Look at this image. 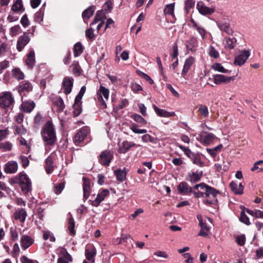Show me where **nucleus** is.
<instances>
[{
  "label": "nucleus",
  "instance_id": "nucleus-58",
  "mask_svg": "<svg viewBox=\"0 0 263 263\" xmlns=\"http://www.w3.org/2000/svg\"><path fill=\"white\" fill-rule=\"evenodd\" d=\"M209 54L210 57H213L215 59H216L219 57L218 52L212 46H210L209 47Z\"/></svg>",
  "mask_w": 263,
  "mask_h": 263
},
{
  "label": "nucleus",
  "instance_id": "nucleus-18",
  "mask_svg": "<svg viewBox=\"0 0 263 263\" xmlns=\"http://www.w3.org/2000/svg\"><path fill=\"white\" fill-rule=\"evenodd\" d=\"M233 77H227L222 74H216L213 76V80L214 84L219 85L221 83H229L234 80Z\"/></svg>",
  "mask_w": 263,
  "mask_h": 263
},
{
  "label": "nucleus",
  "instance_id": "nucleus-52",
  "mask_svg": "<svg viewBox=\"0 0 263 263\" xmlns=\"http://www.w3.org/2000/svg\"><path fill=\"white\" fill-rule=\"evenodd\" d=\"M0 148L4 152L10 151L12 148V144L8 141L4 142L0 144Z\"/></svg>",
  "mask_w": 263,
  "mask_h": 263
},
{
  "label": "nucleus",
  "instance_id": "nucleus-31",
  "mask_svg": "<svg viewBox=\"0 0 263 263\" xmlns=\"http://www.w3.org/2000/svg\"><path fill=\"white\" fill-rule=\"evenodd\" d=\"M11 10L16 13H22L25 9L23 7L22 0H16L11 7Z\"/></svg>",
  "mask_w": 263,
  "mask_h": 263
},
{
  "label": "nucleus",
  "instance_id": "nucleus-61",
  "mask_svg": "<svg viewBox=\"0 0 263 263\" xmlns=\"http://www.w3.org/2000/svg\"><path fill=\"white\" fill-rule=\"evenodd\" d=\"M180 149L184 152V154L189 157H192L193 156V153L187 147H185L184 146L178 144L177 145Z\"/></svg>",
  "mask_w": 263,
  "mask_h": 263
},
{
  "label": "nucleus",
  "instance_id": "nucleus-42",
  "mask_svg": "<svg viewBox=\"0 0 263 263\" xmlns=\"http://www.w3.org/2000/svg\"><path fill=\"white\" fill-rule=\"evenodd\" d=\"M222 147V144H219L213 148H207L206 151L212 157L214 158L217 155V154L221 151Z\"/></svg>",
  "mask_w": 263,
  "mask_h": 263
},
{
  "label": "nucleus",
  "instance_id": "nucleus-3",
  "mask_svg": "<svg viewBox=\"0 0 263 263\" xmlns=\"http://www.w3.org/2000/svg\"><path fill=\"white\" fill-rule=\"evenodd\" d=\"M109 89L101 85L97 91L95 99L98 105L103 109L107 107L106 102L109 99Z\"/></svg>",
  "mask_w": 263,
  "mask_h": 263
},
{
  "label": "nucleus",
  "instance_id": "nucleus-53",
  "mask_svg": "<svg viewBox=\"0 0 263 263\" xmlns=\"http://www.w3.org/2000/svg\"><path fill=\"white\" fill-rule=\"evenodd\" d=\"M130 129L135 134H145L147 130L144 129H139L136 124H133L130 127Z\"/></svg>",
  "mask_w": 263,
  "mask_h": 263
},
{
  "label": "nucleus",
  "instance_id": "nucleus-21",
  "mask_svg": "<svg viewBox=\"0 0 263 263\" xmlns=\"http://www.w3.org/2000/svg\"><path fill=\"white\" fill-rule=\"evenodd\" d=\"M34 242V240L30 236L24 235L21 238L20 244L23 250H26Z\"/></svg>",
  "mask_w": 263,
  "mask_h": 263
},
{
  "label": "nucleus",
  "instance_id": "nucleus-10",
  "mask_svg": "<svg viewBox=\"0 0 263 263\" xmlns=\"http://www.w3.org/2000/svg\"><path fill=\"white\" fill-rule=\"evenodd\" d=\"M196 8L199 12L203 15L211 14L215 12V8L214 7H208L201 1L197 3Z\"/></svg>",
  "mask_w": 263,
  "mask_h": 263
},
{
  "label": "nucleus",
  "instance_id": "nucleus-48",
  "mask_svg": "<svg viewBox=\"0 0 263 263\" xmlns=\"http://www.w3.org/2000/svg\"><path fill=\"white\" fill-rule=\"evenodd\" d=\"M44 9H40L34 14V20L36 22L40 23L43 21Z\"/></svg>",
  "mask_w": 263,
  "mask_h": 263
},
{
  "label": "nucleus",
  "instance_id": "nucleus-56",
  "mask_svg": "<svg viewBox=\"0 0 263 263\" xmlns=\"http://www.w3.org/2000/svg\"><path fill=\"white\" fill-rule=\"evenodd\" d=\"M43 239L45 240L49 239L50 241L54 242L55 240V237L53 235L48 231H45L43 233Z\"/></svg>",
  "mask_w": 263,
  "mask_h": 263
},
{
  "label": "nucleus",
  "instance_id": "nucleus-39",
  "mask_svg": "<svg viewBox=\"0 0 263 263\" xmlns=\"http://www.w3.org/2000/svg\"><path fill=\"white\" fill-rule=\"evenodd\" d=\"M81 104L82 101L77 102L76 100H74V103L73 105V115L74 117H78L81 114L82 110Z\"/></svg>",
  "mask_w": 263,
  "mask_h": 263
},
{
  "label": "nucleus",
  "instance_id": "nucleus-30",
  "mask_svg": "<svg viewBox=\"0 0 263 263\" xmlns=\"http://www.w3.org/2000/svg\"><path fill=\"white\" fill-rule=\"evenodd\" d=\"M83 196L84 200H86L90 194V182L88 179L83 178Z\"/></svg>",
  "mask_w": 263,
  "mask_h": 263
},
{
  "label": "nucleus",
  "instance_id": "nucleus-12",
  "mask_svg": "<svg viewBox=\"0 0 263 263\" xmlns=\"http://www.w3.org/2000/svg\"><path fill=\"white\" fill-rule=\"evenodd\" d=\"M250 53L248 50H244L235 58L234 64L238 66H241L245 64L249 58Z\"/></svg>",
  "mask_w": 263,
  "mask_h": 263
},
{
  "label": "nucleus",
  "instance_id": "nucleus-35",
  "mask_svg": "<svg viewBox=\"0 0 263 263\" xmlns=\"http://www.w3.org/2000/svg\"><path fill=\"white\" fill-rule=\"evenodd\" d=\"M45 170L47 174H51L53 171V158L49 156L45 160Z\"/></svg>",
  "mask_w": 263,
  "mask_h": 263
},
{
  "label": "nucleus",
  "instance_id": "nucleus-29",
  "mask_svg": "<svg viewBox=\"0 0 263 263\" xmlns=\"http://www.w3.org/2000/svg\"><path fill=\"white\" fill-rule=\"evenodd\" d=\"M97 253L95 248L92 247L91 248H87L85 250V256L86 259L92 263L95 262V256Z\"/></svg>",
  "mask_w": 263,
  "mask_h": 263
},
{
  "label": "nucleus",
  "instance_id": "nucleus-34",
  "mask_svg": "<svg viewBox=\"0 0 263 263\" xmlns=\"http://www.w3.org/2000/svg\"><path fill=\"white\" fill-rule=\"evenodd\" d=\"M194 61L195 59L192 57H190L185 60L182 71V74L183 76H185L187 73Z\"/></svg>",
  "mask_w": 263,
  "mask_h": 263
},
{
  "label": "nucleus",
  "instance_id": "nucleus-46",
  "mask_svg": "<svg viewBox=\"0 0 263 263\" xmlns=\"http://www.w3.org/2000/svg\"><path fill=\"white\" fill-rule=\"evenodd\" d=\"M83 51V47L81 43H77L73 46V54L75 57L79 56Z\"/></svg>",
  "mask_w": 263,
  "mask_h": 263
},
{
  "label": "nucleus",
  "instance_id": "nucleus-24",
  "mask_svg": "<svg viewBox=\"0 0 263 263\" xmlns=\"http://www.w3.org/2000/svg\"><path fill=\"white\" fill-rule=\"evenodd\" d=\"M52 104L57 110L61 111L65 108L63 100L59 97H55L52 100Z\"/></svg>",
  "mask_w": 263,
  "mask_h": 263
},
{
  "label": "nucleus",
  "instance_id": "nucleus-50",
  "mask_svg": "<svg viewBox=\"0 0 263 263\" xmlns=\"http://www.w3.org/2000/svg\"><path fill=\"white\" fill-rule=\"evenodd\" d=\"M12 73L14 77L17 80H23L24 78V74L19 68H14L12 70Z\"/></svg>",
  "mask_w": 263,
  "mask_h": 263
},
{
  "label": "nucleus",
  "instance_id": "nucleus-22",
  "mask_svg": "<svg viewBox=\"0 0 263 263\" xmlns=\"http://www.w3.org/2000/svg\"><path fill=\"white\" fill-rule=\"evenodd\" d=\"M119 153L125 154L131 147L136 145L134 142H128L127 141H124L121 143H119Z\"/></svg>",
  "mask_w": 263,
  "mask_h": 263
},
{
  "label": "nucleus",
  "instance_id": "nucleus-17",
  "mask_svg": "<svg viewBox=\"0 0 263 263\" xmlns=\"http://www.w3.org/2000/svg\"><path fill=\"white\" fill-rule=\"evenodd\" d=\"M60 253L61 256L58 258L57 263H69L72 261L73 258L72 256L65 249H62Z\"/></svg>",
  "mask_w": 263,
  "mask_h": 263
},
{
  "label": "nucleus",
  "instance_id": "nucleus-15",
  "mask_svg": "<svg viewBox=\"0 0 263 263\" xmlns=\"http://www.w3.org/2000/svg\"><path fill=\"white\" fill-rule=\"evenodd\" d=\"M18 170V164L15 161H9L4 165V171L6 174H14Z\"/></svg>",
  "mask_w": 263,
  "mask_h": 263
},
{
  "label": "nucleus",
  "instance_id": "nucleus-2",
  "mask_svg": "<svg viewBox=\"0 0 263 263\" xmlns=\"http://www.w3.org/2000/svg\"><path fill=\"white\" fill-rule=\"evenodd\" d=\"M193 188L195 190H198L199 188L204 191L205 196L207 199L203 201V202L205 204H215L217 203V196L220 193L218 190H217L215 188L210 186L205 183H201L195 185Z\"/></svg>",
  "mask_w": 263,
  "mask_h": 263
},
{
  "label": "nucleus",
  "instance_id": "nucleus-6",
  "mask_svg": "<svg viewBox=\"0 0 263 263\" xmlns=\"http://www.w3.org/2000/svg\"><path fill=\"white\" fill-rule=\"evenodd\" d=\"M89 133V129L87 127H84L80 129L76 134L73 141L76 145H80L83 142Z\"/></svg>",
  "mask_w": 263,
  "mask_h": 263
},
{
  "label": "nucleus",
  "instance_id": "nucleus-33",
  "mask_svg": "<svg viewBox=\"0 0 263 263\" xmlns=\"http://www.w3.org/2000/svg\"><path fill=\"white\" fill-rule=\"evenodd\" d=\"M202 176V172H194L188 174L187 180L192 183H195L199 181Z\"/></svg>",
  "mask_w": 263,
  "mask_h": 263
},
{
  "label": "nucleus",
  "instance_id": "nucleus-26",
  "mask_svg": "<svg viewBox=\"0 0 263 263\" xmlns=\"http://www.w3.org/2000/svg\"><path fill=\"white\" fill-rule=\"evenodd\" d=\"M35 103L32 100L23 101L22 104V110L26 112H30L35 107Z\"/></svg>",
  "mask_w": 263,
  "mask_h": 263
},
{
  "label": "nucleus",
  "instance_id": "nucleus-13",
  "mask_svg": "<svg viewBox=\"0 0 263 263\" xmlns=\"http://www.w3.org/2000/svg\"><path fill=\"white\" fill-rule=\"evenodd\" d=\"M73 82V79L72 77H66L63 79L62 86L64 92L66 95L69 94L71 92Z\"/></svg>",
  "mask_w": 263,
  "mask_h": 263
},
{
  "label": "nucleus",
  "instance_id": "nucleus-5",
  "mask_svg": "<svg viewBox=\"0 0 263 263\" xmlns=\"http://www.w3.org/2000/svg\"><path fill=\"white\" fill-rule=\"evenodd\" d=\"M14 103V99L11 92L8 91L0 93V107L7 109L11 107Z\"/></svg>",
  "mask_w": 263,
  "mask_h": 263
},
{
  "label": "nucleus",
  "instance_id": "nucleus-62",
  "mask_svg": "<svg viewBox=\"0 0 263 263\" xmlns=\"http://www.w3.org/2000/svg\"><path fill=\"white\" fill-rule=\"evenodd\" d=\"M138 74L142 78L145 79L146 81L148 82L150 84H153L154 83V81L151 79V78L148 76L147 74L142 72V71H138Z\"/></svg>",
  "mask_w": 263,
  "mask_h": 263
},
{
  "label": "nucleus",
  "instance_id": "nucleus-8",
  "mask_svg": "<svg viewBox=\"0 0 263 263\" xmlns=\"http://www.w3.org/2000/svg\"><path fill=\"white\" fill-rule=\"evenodd\" d=\"M114 153L111 151L105 150L100 155V163L103 165H109L113 158Z\"/></svg>",
  "mask_w": 263,
  "mask_h": 263
},
{
  "label": "nucleus",
  "instance_id": "nucleus-1",
  "mask_svg": "<svg viewBox=\"0 0 263 263\" xmlns=\"http://www.w3.org/2000/svg\"><path fill=\"white\" fill-rule=\"evenodd\" d=\"M45 145H54L57 141L55 129L51 121H47L43 126L41 132Z\"/></svg>",
  "mask_w": 263,
  "mask_h": 263
},
{
  "label": "nucleus",
  "instance_id": "nucleus-47",
  "mask_svg": "<svg viewBox=\"0 0 263 263\" xmlns=\"http://www.w3.org/2000/svg\"><path fill=\"white\" fill-rule=\"evenodd\" d=\"M22 29L19 25H15L10 29L9 34L11 36H15L20 34Z\"/></svg>",
  "mask_w": 263,
  "mask_h": 263
},
{
  "label": "nucleus",
  "instance_id": "nucleus-11",
  "mask_svg": "<svg viewBox=\"0 0 263 263\" xmlns=\"http://www.w3.org/2000/svg\"><path fill=\"white\" fill-rule=\"evenodd\" d=\"M219 29L222 32L226 33L229 35H232L233 33V30L230 26V23L224 20H220L216 22Z\"/></svg>",
  "mask_w": 263,
  "mask_h": 263
},
{
  "label": "nucleus",
  "instance_id": "nucleus-37",
  "mask_svg": "<svg viewBox=\"0 0 263 263\" xmlns=\"http://www.w3.org/2000/svg\"><path fill=\"white\" fill-rule=\"evenodd\" d=\"M246 212L255 218L263 219V211L259 210H251L248 209L246 210Z\"/></svg>",
  "mask_w": 263,
  "mask_h": 263
},
{
  "label": "nucleus",
  "instance_id": "nucleus-60",
  "mask_svg": "<svg viewBox=\"0 0 263 263\" xmlns=\"http://www.w3.org/2000/svg\"><path fill=\"white\" fill-rule=\"evenodd\" d=\"M86 91V87L85 86H83L78 93V95L76 96L75 100H76V102H81L82 101L81 100L82 99V97L85 93Z\"/></svg>",
  "mask_w": 263,
  "mask_h": 263
},
{
  "label": "nucleus",
  "instance_id": "nucleus-64",
  "mask_svg": "<svg viewBox=\"0 0 263 263\" xmlns=\"http://www.w3.org/2000/svg\"><path fill=\"white\" fill-rule=\"evenodd\" d=\"M21 23L24 28L28 27L30 25V22L26 14L23 15L21 20Z\"/></svg>",
  "mask_w": 263,
  "mask_h": 263
},
{
  "label": "nucleus",
  "instance_id": "nucleus-14",
  "mask_svg": "<svg viewBox=\"0 0 263 263\" xmlns=\"http://www.w3.org/2000/svg\"><path fill=\"white\" fill-rule=\"evenodd\" d=\"M32 89V85L30 82L28 81H24L20 83L17 90L20 95H22L23 93L31 91Z\"/></svg>",
  "mask_w": 263,
  "mask_h": 263
},
{
  "label": "nucleus",
  "instance_id": "nucleus-57",
  "mask_svg": "<svg viewBox=\"0 0 263 263\" xmlns=\"http://www.w3.org/2000/svg\"><path fill=\"white\" fill-rule=\"evenodd\" d=\"M193 161V163L199 166H202L203 165V162L201 161L200 158L199 156L195 155L193 153V156L190 157Z\"/></svg>",
  "mask_w": 263,
  "mask_h": 263
},
{
  "label": "nucleus",
  "instance_id": "nucleus-49",
  "mask_svg": "<svg viewBox=\"0 0 263 263\" xmlns=\"http://www.w3.org/2000/svg\"><path fill=\"white\" fill-rule=\"evenodd\" d=\"M198 110L202 117L206 118L209 116V110L206 106L199 105L198 107Z\"/></svg>",
  "mask_w": 263,
  "mask_h": 263
},
{
  "label": "nucleus",
  "instance_id": "nucleus-19",
  "mask_svg": "<svg viewBox=\"0 0 263 263\" xmlns=\"http://www.w3.org/2000/svg\"><path fill=\"white\" fill-rule=\"evenodd\" d=\"M29 41V36L24 33L23 35L20 36L17 40L16 44L17 50L18 51H21Z\"/></svg>",
  "mask_w": 263,
  "mask_h": 263
},
{
  "label": "nucleus",
  "instance_id": "nucleus-55",
  "mask_svg": "<svg viewBox=\"0 0 263 263\" xmlns=\"http://www.w3.org/2000/svg\"><path fill=\"white\" fill-rule=\"evenodd\" d=\"M212 68L215 71H217L222 73H227L228 71L221 64L215 63L212 66Z\"/></svg>",
  "mask_w": 263,
  "mask_h": 263
},
{
  "label": "nucleus",
  "instance_id": "nucleus-28",
  "mask_svg": "<svg viewBox=\"0 0 263 263\" xmlns=\"http://www.w3.org/2000/svg\"><path fill=\"white\" fill-rule=\"evenodd\" d=\"M229 185L232 191L235 194L241 195L243 193L244 186L241 183L238 185L236 182L232 181Z\"/></svg>",
  "mask_w": 263,
  "mask_h": 263
},
{
  "label": "nucleus",
  "instance_id": "nucleus-7",
  "mask_svg": "<svg viewBox=\"0 0 263 263\" xmlns=\"http://www.w3.org/2000/svg\"><path fill=\"white\" fill-rule=\"evenodd\" d=\"M216 138V136L212 133L202 132L199 135L197 139L203 145L206 146L212 143Z\"/></svg>",
  "mask_w": 263,
  "mask_h": 263
},
{
  "label": "nucleus",
  "instance_id": "nucleus-51",
  "mask_svg": "<svg viewBox=\"0 0 263 263\" xmlns=\"http://www.w3.org/2000/svg\"><path fill=\"white\" fill-rule=\"evenodd\" d=\"M184 9L186 13H189L191 9L194 7L195 1L194 0H185L184 2Z\"/></svg>",
  "mask_w": 263,
  "mask_h": 263
},
{
  "label": "nucleus",
  "instance_id": "nucleus-32",
  "mask_svg": "<svg viewBox=\"0 0 263 263\" xmlns=\"http://www.w3.org/2000/svg\"><path fill=\"white\" fill-rule=\"evenodd\" d=\"M95 11V7L91 6L83 12L82 16L85 22H86V20H89L93 15Z\"/></svg>",
  "mask_w": 263,
  "mask_h": 263
},
{
  "label": "nucleus",
  "instance_id": "nucleus-9",
  "mask_svg": "<svg viewBox=\"0 0 263 263\" xmlns=\"http://www.w3.org/2000/svg\"><path fill=\"white\" fill-rule=\"evenodd\" d=\"M109 192L107 189H103L100 191L96 199L91 201V205L93 206H98L100 203L103 201L105 197L109 196Z\"/></svg>",
  "mask_w": 263,
  "mask_h": 263
},
{
  "label": "nucleus",
  "instance_id": "nucleus-23",
  "mask_svg": "<svg viewBox=\"0 0 263 263\" xmlns=\"http://www.w3.org/2000/svg\"><path fill=\"white\" fill-rule=\"evenodd\" d=\"M153 108L157 115L161 117L168 118L175 115V112H168L164 109L158 108L155 105H153Z\"/></svg>",
  "mask_w": 263,
  "mask_h": 263
},
{
  "label": "nucleus",
  "instance_id": "nucleus-45",
  "mask_svg": "<svg viewBox=\"0 0 263 263\" xmlns=\"http://www.w3.org/2000/svg\"><path fill=\"white\" fill-rule=\"evenodd\" d=\"M114 173L119 181L122 182L125 180L126 178V172L125 171L119 169L115 171Z\"/></svg>",
  "mask_w": 263,
  "mask_h": 263
},
{
  "label": "nucleus",
  "instance_id": "nucleus-36",
  "mask_svg": "<svg viewBox=\"0 0 263 263\" xmlns=\"http://www.w3.org/2000/svg\"><path fill=\"white\" fill-rule=\"evenodd\" d=\"M35 63V53L33 51L29 52L26 60V64L29 68H32Z\"/></svg>",
  "mask_w": 263,
  "mask_h": 263
},
{
  "label": "nucleus",
  "instance_id": "nucleus-54",
  "mask_svg": "<svg viewBox=\"0 0 263 263\" xmlns=\"http://www.w3.org/2000/svg\"><path fill=\"white\" fill-rule=\"evenodd\" d=\"M132 118L134 121L142 125H145L147 123L146 121L139 115L134 114L132 115Z\"/></svg>",
  "mask_w": 263,
  "mask_h": 263
},
{
  "label": "nucleus",
  "instance_id": "nucleus-38",
  "mask_svg": "<svg viewBox=\"0 0 263 263\" xmlns=\"http://www.w3.org/2000/svg\"><path fill=\"white\" fill-rule=\"evenodd\" d=\"M175 3L166 5L164 7L163 12L165 15H170L172 16H174Z\"/></svg>",
  "mask_w": 263,
  "mask_h": 263
},
{
  "label": "nucleus",
  "instance_id": "nucleus-16",
  "mask_svg": "<svg viewBox=\"0 0 263 263\" xmlns=\"http://www.w3.org/2000/svg\"><path fill=\"white\" fill-rule=\"evenodd\" d=\"M197 218L199 222V225L201 227V230L199 233V235L206 237L208 235V232L209 231L210 228L208 226L205 222L203 221L202 216L201 215H198Z\"/></svg>",
  "mask_w": 263,
  "mask_h": 263
},
{
  "label": "nucleus",
  "instance_id": "nucleus-40",
  "mask_svg": "<svg viewBox=\"0 0 263 263\" xmlns=\"http://www.w3.org/2000/svg\"><path fill=\"white\" fill-rule=\"evenodd\" d=\"M241 209H242V211L240 213V215L239 217V220L245 223V224L247 226H249L251 223L250 222L249 219L248 217L246 215L245 212H246V209L244 206L241 207Z\"/></svg>",
  "mask_w": 263,
  "mask_h": 263
},
{
  "label": "nucleus",
  "instance_id": "nucleus-43",
  "mask_svg": "<svg viewBox=\"0 0 263 263\" xmlns=\"http://www.w3.org/2000/svg\"><path fill=\"white\" fill-rule=\"evenodd\" d=\"M74 227H75V222L74 220L72 217V215L69 214V217H68V230L69 231V233L71 235H75V230H74Z\"/></svg>",
  "mask_w": 263,
  "mask_h": 263
},
{
  "label": "nucleus",
  "instance_id": "nucleus-63",
  "mask_svg": "<svg viewBox=\"0 0 263 263\" xmlns=\"http://www.w3.org/2000/svg\"><path fill=\"white\" fill-rule=\"evenodd\" d=\"M64 186L65 184L64 182H62L56 185L54 187V193L58 195L60 194L64 189Z\"/></svg>",
  "mask_w": 263,
  "mask_h": 263
},
{
  "label": "nucleus",
  "instance_id": "nucleus-41",
  "mask_svg": "<svg viewBox=\"0 0 263 263\" xmlns=\"http://www.w3.org/2000/svg\"><path fill=\"white\" fill-rule=\"evenodd\" d=\"M191 22L193 23V28L197 30L198 33L201 35L202 39H204L206 33V30L203 27L198 26L193 19H192Z\"/></svg>",
  "mask_w": 263,
  "mask_h": 263
},
{
  "label": "nucleus",
  "instance_id": "nucleus-4",
  "mask_svg": "<svg viewBox=\"0 0 263 263\" xmlns=\"http://www.w3.org/2000/svg\"><path fill=\"white\" fill-rule=\"evenodd\" d=\"M18 184L24 194H28L32 190L31 181L26 174L20 173L19 174Z\"/></svg>",
  "mask_w": 263,
  "mask_h": 263
},
{
  "label": "nucleus",
  "instance_id": "nucleus-25",
  "mask_svg": "<svg viewBox=\"0 0 263 263\" xmlns=\"http://www.w3.org/2000/svg\"><path fill=\"white\" fill-rule=\"evenodd\" d=\"M236 42L237 40L235 37H225L223 41L224 47L227 50H231L235 47Z\"/></svg>",
  "mask_w": 263,
  "mask_h": 263
},
{
  "label": "nucleus",
  "instance_id": "nucleus-27",
  "mask_svg": "<svg viewBox=\"0 0 263 263\" xmlns=\"http://www.w3.org/2000/svg\"><path fill=\"white\" fill-rule=\"evenodd\" d=\"M178 191L180 194L186 195L192 192V188L190 187L187 183L181 182L178 186Z\"/></svg>",
  "mask_w": 263,
  "mask_h": 263
},
{
  "label": "nucleus",
  "instance_id": "nucleus-20",
  "mask_svg": "<svg viewBox=\"0 0 263 263\" xmlns=\"http://www.w3.org/2000/svg\"><path fill=\"white\" fill-rule=\"evenodd\" d=\"M27 216V214L25 209L18 208L14 213L12 218L15 220H20L21 222L24 223L25 221Z\"/></svg>",
  "mask_w": 263,
  "mask_h": 263
},
{
  "label": "nucleus",
  "instance_id": "nucleus-59",
  "mask_svg": "<svg viewBox=\"0 0 263 263\" xmlns=\"http://www.w3.org/2000/svg\"><path fill=\"white\" fill-rule=\"evenodd\" d=\"M236 241L237 244L240 246H242L246 242V236L245 234H241L237 235L236 237Z\"/></svg>",
  "mask_w": 263,
  "mask_h": 263
},
{
  "label": "nucleus",
  "instance_id": "nucleus-44",
  "mask_svg": "<svg viewBox=\"0 0 263 263\" xmlns=\"http://www.w3.org/2000/svg\"><path fill=\"white\" fill-rule=\"evenodd\" d=\"M198 45V41L196 38L192 37L187 42L186 45V48L193 51L194 48Z\"/></svg>",
  "mask_w": 263,
  "mask_h": 263
}]
</instances>
